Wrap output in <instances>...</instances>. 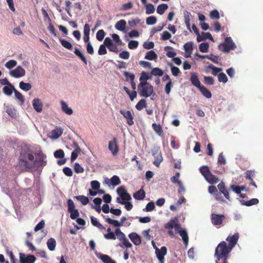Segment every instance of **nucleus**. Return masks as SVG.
<instances>
[{
  "instance_id": "nucleus-1",
  "label": "nucleus",
  "mask_w": 263,
  "mask_h": 263,
  "mask_svg": "<svg viewBox=\"0 0 263 263\" xmlns=\"http://www.w3.org/2000/svg\"><path fill=\"white\" fill-rule=\"evenodd\" d=\"M34 167V155L32 150L28 147L22 148L15 166L16 169L21 172H26Z\"/></svg>"
},
{
  "instance_id": "nucleus-2",
  "label": "nucleus",
  "mask_w": 263,
  "mask_h": 263,
  "mask_svg": "<svg viewBox=\"0 0 263 263\" xmlns=\"http://www.w3.org/2000/svg\"><path fill=\"white\" fill-rule=\"evenodd\" d=\"M232 250L228 246L227 243L222 241L220 242L215 249L214 256L217 259L216 263H219V261L222 260V263H227L229 254Z\"/></svg>"
},
{
  "instance_id": "nucleus-3",
  "label": "nucleus",
  "mask_w": 263,
  "mask_h": 263,
  "mask_svg": "<svg viewBox=\"0 0 263 263\" xmlns=\"http://www.w3.org/2000/svg\"><path fill=\"white\" fill-rule=\"evenodd\" d=\"M140 96L147 98L154 93L153 86L146 81L141 82L138 85Z\"/></svg>"
},
{
  "instance_id": "nucleus-4",
  "label": "nucleus",
  "mask_w": 263,
  "mask_h": 263,
  "mask_svg": "<svg viewBox=\"0 0 263 263\" xmlns=\"http://www.w3.org/2000/svg\"><path fill=\"white\" fill-rule=\"evenodd\" d=\"M200 172L205 180L210 184H215L219 182V179L216 176L212 174L207 166H202L200 168Z\"/></svg>"
},
{
  "instance_id": "nucleus-5",
  "label": "nucleus",
  "mask_w": 263,
  "mask_h": 263,
  "mask_svg": "<svg viewBox=\"0 0 263 263\" xmlns=\"http://www.w3.org/2000/svg\"><path fill=\"white\" fill-rule=\"evenodd\" d=\"M236 46L231 37H227L224 42L218 46V49L224 52H229L231 50L235 49Z\"/></svg>"
},
{
  "instance_id": "nucleus-6",
  "label": "nucleus",
  "mask_w": 263,
  "mask_h": 263,
  "mask_svg": "<svg viewBox=\"0 0 263 263\" xmlns=\"http://www.w3.org/2000/svg\"><path fill=\"white\" fill-rule=\"evenodd\" d=\"M46 155L41 151L39 152L37 155L36 159H34L35 167H44L47 164Z\"/></svg>"
},
{
  "instance_id": "nucleus-7",
  "label": "nucleus",
  "mask_w": 263,
  "mask_h": 263,
  "mask_svg": "<svg viewBox=\"0 0 263 263\" xmlns=\"http://www.w3.org/2000/svg\"><path fill=\"white\" fill-rule=\"evenodd\" d=\"M108 149L111 152V154L114 156H116L118 153L119 147L117 138L114 137L111 141H109Z\"/></svg>"
},
{
  "instance_id": "nucleus-8",
  "label": "nucleus",
  "mask_w": 263,
  "mask_h": 263,
  "mask_svg": "<svg viewBox=\"0 0 263 263\" xmlns=\"http://www.w3.org/2000/svg\"><path fill=\"white\" fill-rule=\"evenodd\" d=\"M211 222L214 226L221 225L225 220L226 217L223 214H217L213 213L211 215Z\"/></svg>"
},
{
  "instance_id": "nucleus-9",
  "label": "nucleus",
  "mask_w": 263,
  "mask_h": 263,
  "mask_svg": "<svg viewBox=\"0 0 263 263\" xmlns=\"http://www.w3.org/2000/svg\"><path fill=\"white\" fill-rule=\"evenodd\" d=\"M20 263H34L36 257L33 255H25L24 253H20Z\"/></svg>"
},
{
  "instance_id": "nucleus-10",
  "label": "nucleus",
  "mask_w": 263,
  "mask_h": 263,
  "mask_svg": "<svg viewBox=\"0 0 263 263\" xmlns=\"http://www.w3.org/2000/svg\"><path fill=\"white\" fill-rule=\"evenodd\" d=\"M118 194L120 196L121 200L129 201L132 198L129 193H128L124 186H120L117 190Z\"/></svg>"
},
{
  "instance_id": "nucleus-11",
  "label": "nucleus",
  "mask_w": 263,
  "mask_h": 263,
  "mask_svg": "<svg viewBox=\"0 0 263 263\" xmlns=\"http://www.w3.org/2000/svg\"><path fill=\"white\" fill-rule=\"evenodd\" d=\"M119 112L126 119V123L129 126H132L134 124V117L130 110L121 109Z\"/></svg>"
},
{
  "instance_id": "nucleus-12",
  "label": "nucleus",
  "mask_w": 263,
  "mask_h": 263,
  "mask_svg": "<svg viewBox=\"0 0 263 263\" xmlns=\"http://www.w3.org/2000/svg\"><path fill=\"white\" fill-rule=\"evenodd\" d=\"M9 73L12 77L18 78L25 75V70L21 66H18L15 69L11 70Z\"/></svg>"
},
{
  "instance_id": "nucleus-13",
  "label": "nucleus",
  "mask_w": 263,
  "mask_h": 263,
  "mask_svg": "<svg viewBox=\"0 0 263 263\" xmlns=\"http://www.w3.org/2000/svg\"><path fill=\"white\" fill-rule=\"evenodd\" d=\"M167 253V249L165 247H162L160 249H156V254L160 263H164V256Z\"/></svg>"
},
{
  "instance_id": "nucleus-14",
  "label": "nucleus",
  "mask_w": 263,
  "mask_h": 263,
  "mask_svg": "<svg viewBox=\"0 0 263 263\" xmlns=\"http://www.w3.org/2000/svg\"><path fill=\"white\" fill-rule=\"evenodd\" d=\"M238 238L239 234L237 233H235L232 236H229L227 237L226 240L229 242V245L228 246L230 248V249L232 250V249L234 247L238 241Z\"/></svg>"
},
{
  "instance_id": "nucleus-15",
  "label": "nucleus",
  "mask_w": 263,
  "mask_h": 263,
  "mask_svg": "<svg viewBox=\"0 0 263 263\" xmlns=\"http://www.w3.org/2000/svg\"><path fill=\"white\" fill-rule=\"evenodd\" d=\"M105 182L107 184H111L113 186H117L121 183V180L118 176H113L110 179L106 178Z\"/></svg>"
},
{
  "instance_id": "nucleus-16",
  "label": "nucleus",
  "mask_w": 263,
  "mask_h": 263,
  "mask_svg": "<svg viewBox=\"0 0 263 263\" xmlns=\"http://www.w3.org/2000/svg\"><path fill=\"white\" fill-rule=\"evenodd\" d=\"M126 218L124 216H123L121 218V221L119 222L116 220H112L110 218H107L106 219V221L109 224L114 225L115 227H119L122 226L123 223L126 220Z\"/></svg>"
},
{
  "instance_id": "nucleus-17",
  "label": "nucleus",
  "mask_w": 263,
  "mask_h": 263,
  "mask_svg": "<svg viewBox=\"0 0 263 263\" xmlns=\"http://www.w3.org/2000/svg\"><path fill=\"white\" fill-rule=\"evenodd\" d=\"M128 237L134 244L136 246H139L141 243V239L139 235L136 233H131L128 235Z\"/></svg>"
},
{
  "instance_id": "nucleus-18",
  "label": "nucleus",
  "mask_w": 263,
  "mask_h": 263,
  "mask_svg": "<svg viewBox=\"0 0 263 263\" xmlns=\"http://www.w3.org/2000/svg\"><path fill=\"white\" fill-rule=\"evenodd\" d=\"M190 81L192 84L198 88H199L202 86L196 73H191Z\"/></svg>"
},
{
  "instance_id": "nucleus-19",
  "label": "nucleus",
  "mask_w": 263,
  "mask_h": 263,
  "mask_svg": "<svg viewBox=\"0 0 263 263\" xmlns=\"http://www.w3.org/2000/svg\"><path fill=\"white\" fill-rule=\"evenodd\" d=\"M32 106L33 108L38 112L42 111L43 109V104L41 100L38 98L33 99L32 101Z\"/></svg>"
},
{
  "instance_id": "nucleus-20",
  "label": "nucleus",
  "mask_w": 263,
  "mask_h": 263,
  "mask_svg": "<svg viewBox=\"0 0 263 263\" xmlns=\"http://www.w3.org/2000/svg\"><path fill=\"white\" fill-rule=\"evenodd\" d=\"M97 257L101 259L104 263H117L109 256L103 254L97 255Z\"/></svg>"
},
{
  "instance_id": "nucleus-21",
  "label": "nucleus",
  "mask_w": 263,
  "mask_h": 263,
  "mask_svg": "<svg viewBox=\"0 0 263 263\" xmlns=\"http://www.w3.org/2000/svg\"><path fill=\"white\" fill-rule=\"evenodd\" d=\"M183 15H184V22L186 26V28L187 29H189L191 31V30L190 21H191V18L192 17L191 14L189 11L185 10L183 12Z\"/></svg>"
},
{
  "instance_id": "nucleus-22",
  "label": "nucleus",
  "mask_w": 263,
  "mask_h": 263,
  "mask_svg": "<svg viewBox=\"0 0 263 263\" xmlns=\"http://www.w3.org/2000/svg\"><path fill=\"white\" fill-rule=\"evenodd\" d=\"M15 90L14 86L11 83L8 86H5L3 89V91L6 95L10 96Z\"/></svg>"
},
{
  "instance_id": "nucleus-23",
  "label": "nucleus",
  "mask_w": 263,
  "mask_h": 263,
  "mask_svg": "<svg viewBox=\"0 0 263 263\" xmlns=\"http://www.w3.org/2000/svg\"><path fill=\"white\" fill-rule=\"evenodd\" d=\"M63 134V130L61 128H56L52 130L50 133V137L52 139H58Z\"/></svg>"
},
{
  "instance_id": "nucleus-24",
  "label": "nucleus",
  "mask_w": 263,
  "mask_h": 263,
  "mask_svg": "<svg viewBox=\"0 0 263 263\" xmlns=\"http://www.w3.org/2000/svg\"><path fill=\"white\" fill-rule=\"evenodd\" d=\"M240 202L242 205H246L247 206H250L251 205L258 204L259 202V200L257 198H253L248 201L241 200H240Z\"/></svg>"
},
{
  "instance_id": "nucleus-25",
  "label": "nucleus",
  "mask_w": 263,
  "mask_h": 263,
  "mask_svg": "<svg viewBox=\"0 0 263 263\" xmlns=\"http://www.w3.org/2000/svg\"><path fill=\"white\" fill-rule=\"evenodd\" d=\"M133 197L137 200H143L145 197V192L143 189H140L134 194Z\"/></svg>"
},
{
  "instance_id": "nucleus-26",
  "label": "nucleus",
  "mask_w": 263,
  "mask_h": 263,
  "mask_svg": "<svg viewBox=\"0 0 263 263\" xmlns=\"http://www.w3.org/2000/svg\"><path fill=\"white\" fill-rule=\"evenodd\" d=\"M178 233L182 237V240L186 246L189 243V237L186 231L185 230H180Z\"/></svg>"
},
{
  "instance_id": "nucleus-27",
  "label": "nucleus",
  "mask_w": 263,
  "mask_h": 263,
  "mask_svg": "<svg viewBox=\"0 0 263 263\" xmlns=\"http://www.w3.org/2000/svg\"><path fill=\"white\" fill-rule=\"evenodd\" d=\"M117 201L120 204H124L125 208L127 211H130L133 207V204L128 201L121 200L120 197L117 198Z\"/></svg>"
},
{
  "instance_id": "nucleus-28",
  "label": "nucleus",
  "mask_w": 263,
  "mask_h": 263,
  "mask_svg": "<svg viewBox=\"0 0 263 263\" xmlns=\"http://www.w3.org/2000/svg\"><path fill=\"white\" fill-rule=\"evenodd\" d=\"M126 24V21L124 20H121L117 22L115 25V28L118 30L123 31L125 30Z\"/></svg>"
},
{
  "instance_id": "nucleus-29",
  "label": "nucleus",
  "mask_w": 263,
  "mask_h": 263,
  "mask_svg": "<svg viewBox=\"0 0 263 263\" xmlns=\"http://www.w3.org/2000/svg\"><path fill=\"white\" fill-rule=\"evenodd\" d=\"M61 103L62 110L63 111L69 115L72 114L73 111L72 109L69 107L64 101H62Z\"/></svg>"
},
{
  "instance_id": "nucleus-30",
  "label": "nucleus",
  "mask_w": 263,
  "mask_h": 263,
  "mask_svg": "<svg viewBox=\"0 0 263 263\" xmlns=\"http://www.w3.org/2000/svg\"><path fill=\"white\" fill-rule=\"evenodd\" d=\"M193 43L192 42H187L184 45L183 47H184V51L186 53H187V52L189 53V55L186 56V58L190 57L191 56L190 54H191V52L193 49Z\"/></svg>"
},
{
  "instance_id": "nucleus-31",
  "label": "nucleus",
  "mask_w": 263,
  "mask_h": 263,
  "mask_svg": "<svg viewBox=\"0 0 263 263\" xmlns=\"http://www.w3.org/2000/svg\"><path fill=\"white\" fill-rule=\"evenodd\" d=\"M202 94L206 98L210 99L212 97V93L205 86L202 85L198 88Z\"/></svg>"
},
{
  "instance_id": "nucleus-32",
  "label": "nucleus",
  "mask_w": 263,
  "mask_h": 263,
  "mask_svg": "<svg viewBox=\"0 0 263 263\" xmlns=\"http://www.w3.org/2000/svg\"><path fill=\"white\" fill-rule=\"evenodd\" d=\"M47 245L48 247V249L51 251H53L55 250V248L56 246V241L53 238H50L49 239L47 242Z\"/></svg>"
},
{
  "instance_id": "nucleus-33",
  "label": "nucleus",
  "mask_w": 263,
  "mask_h": 263,
  "mask_svg": "<svg viewBox=\"0 0 263 263\" xmlns=\"http://www.w3.org/2000/svg\"><path fill=\"white\" fill-rule=\"evenodd\" d=\"M152 127L155 133H157L159 136H162L163 135V129L162 126L160 124L153 123L152 124Z\"/></svg>"
},
{
  "instance_id": "nucleus-34",
  "label": "nucleus",
  "mask_w": 263,
  "mask_h": 263,
  "mask_svg": "<svg viewBox=\"0 0 263 263\" xmlns=\"http://www.w3.org/2000/svg\"><path fill=\"white\" fill-rule=\"evenodd\" d=\"M168 8V5L166 4L159 5L157 8V12L160 15H162Z\"/></svg>"
},
{
  "instance_id": "nucleus-35",
  "label": "nucleus",
  "mask_w": 263,
  "mask_h": 263,
  "mask_svg": "<svg viewBox=\"0 0 263 263\" xmlns=\"http://www.w3.org/2000/svg\"><path fill=\"white\" fill-rule=\"evenodd\" d=\"M157 58V55L153 50L147 52L145 56V59L148 60H154Z\"/></svg>"
},
{
  "instance_id": "nucleus-36",
  "label": "nucleus",
  "mask_w": 263,
  "mask_h": 263,
  "mask_svg": "<svg viewBox=\"0 0 263 263\" xmlns=\"http://www.w3.org/2000/svg\"><path fill=\"white\" fill-rule=\"evenodd\" d=\"M59 41L61 45L66 49L71 50L72 49V44L68 41L64 39H60Z\"/></svg>"
},
{
  "instance_id": "nucleus-37",
  "label": "nucleus",
  "mask_w": 263,
  "mask_h": 263,
  "mask_svg": "<svg viewBox=\"0 0 263 263\" xmlns=\"http://www.w3.org/2000/svg\"><path fill=\"white\" fill-rule=\"evenodd\" d=\"M74 198L80 201L84 205L87 204L89 202L88 198L83 195L77 196H75Z\"/></svg>"
},
{
  "instance_id": "nucleus-38",
  "label": "nucleus",
  "mask_w": 263,
  "mask_h": 263,
  "mask_svg": "<svg viewBox=\"0 0 263 263\" xmlns=\"http://www.w3.org/2000/svg\"><path fill=\"white\" fill-rule=\"evenodd\" d=\"M74 54L78 57L85 64H87V60L83 54L77 48H74Z\"/></svg>"
},
{
  "instance_id": "nucleus-39",
  "label": "nucleus",
  "mask_w": 263,
  "mask_h": 263,
  "mask_svg": "<svg viewBox=\"0 0 263 263\" xmlns=\"http://www.w3.org/2000/svg\"><path fill=\"white\" fill-rule=\"evenodd\" d=\"M19 86L20 88L25 91H29L31 89V85L29 83H25L22 81L20 83Z\"/></svg>"
},
{
  "instance_id": "nucleus-40",
  "label": "nucleus",
  "mask_w": 263,
  "mask_h": 263,
  "mask_svg": "<svg viewBox=\"0 0 263 263\" xmlns=\"http://www.w3.org/2000/svg\"><path fill=\"white\" fill-rule=\"evenodd\" d=\"M90 219H91V222L93 226L97 227L98 228H99L100 230L105 229V228L100 223H99L98 221L97 218H95L93 216H91L90 217Z\"/></svg>"
},
{
  "instance_id": "nucleus-41",
  "label": "nucleus",
  "mask_w": 263,
  "mask_h": 263,
  "mask_svg": "<svg viewBox=\"0 0 263 263\" xmlns=\"http://www.w3.org/2000/svg\"><path fill=\"white\" fill-rule=\"evenodd\" d=\"M14 92L15 98L20 102L21 105L23 104L25 102V99L22 94L16 89Z\"/></svg>"
},
{
  "instance_id": "nucleus-42",
  "label": "nucleus",
  "mask_w": 263,
  "mask_h": 263,
  "mask_svg": "<svg viewBox=\"0 0 263 263\" xmlns=\"http://www.w3.org/2000/svg\"><path fill=\"white\" fill-rule=\"evenodd\" d=\"M146 107V101L144 99L140 100L136 105V108L138 110H142Z\"/></svg>"
},
{
  "instance_id": "nucleus-43",
  "label": "nucleus",
  "mask_w": 263,
  "mask_h": 263,
  "mask_svg": "<svg viewBox=\"0 0 263 263\" xmlns=\"http://www.w3.org/2000/svg\"><path fill=\"white\" fill-rule=\"evenodd\" d=\"M146 9V14H150L154 13L155 11V8L153 4H147L145 6Z\"/></svg>"
},
{
  "instance_id": "nucleus-44",
  "label": "nucleus",
  "mask_w": 263,
  "mask_h": 263,
  "mask_svg": "<svg viewBox=\"0 0 263 263\" xmlns=\"http://www.w3.org/2000/svg\"><path fill=\"white\" fill-rule=\"evenodd\" d=\"M151 74L155 76H162L164 72L159 68H154L151 71Z\"/></svg>"
},
{
  "instance_id": "nucleus-45",
  "label": "nucleus",
  "mask_w": 263,
  "mask_h": 263,
  "mask_svg": "<svg viewBox=\"0 0 263 263\" xmlns=\"http://www.w3.org/2000/svg\"><path fill=\"white\" fill-rule=\"evenodd\" d=\"M255 175V171L254 170H248L245 173V178L249 180H253Z\"/></svg>"
},
{
  "instance_id": "nucleus-46",
  "label": "nucleus",
  "mask_w": 263,
  "mask_h": 263,
  "mask_svg": "<svg viewBox=\"0 0 263 263\" xmlns=\"http://www.w3.org/2000/svg\"><path fill=\"white\" fill-rule=\"evenodd\" d=\"M81 151L80 148L77 147V149H74V150L72 152L70 158L71 162H73L77 159Z\"/></svg>"
},
{
  "instance_id": "nucleus-47",
  "label": "nucleus",
  "mask_w": 263,
  "mask_h": 263,
  "mask_svg": "<svg viewBox=\"0 0 263 263\" xmlns=\"http://www.w3.org/2000/svg\"><path fill=\"white\" fill-rule=\"evenodd\" d=\"M6 112L10 116H11L13 118H16L17 116L16 109L11 107H7Z\"/></svg>"
},
{
  "instance_id": "nucleus-48",
  "label": "nucleus",
  "mask_w": 263,
  "mask_h": 263,
  "mask_svg": "<svg viewBox=\"0 0 263 263\" xmlns=\"http://www.w3.org/2000/svg\"><path fill=\"white\" fill-rule=\"evenodd\" d=\"M115 234L116 236L120 241H121L126 238L125 234L119 228H117L115 230Z\"/></svg>"
},
{
  "instance_id": "nucleus-49",
  "label": "nucleus",
  "mask_w": 263,
  "mask_h": 263,
  "mask_svg": "<svg viewBox=\"0 0 263 263\" xmlns=\"http://www.w3.org/2000/svg\"><path fill=\"white\" fill-rule=\"evenodd\" d=\"M208 191L211 194L217 193L216 195V199L219 200V196H220L221 194H218L217 193V190L215 186H213V185L210 186L208 188Z\"/></svg>"
},
{
  "instance_id": "nucleus-50",
  "label": "nucleus",
  "mask_w": 263,
  "mask_h": 263,
  "mask_svg": "<svg viewBox=\"0 0 263 263\" xmlns=\"http://www.w3.org/2000/svg\"><path fill=\"white\" fill-rule=\"evenodd\" d=\"M157 18L154 16H151L146 18V23L147 25H153L156 23Z\"/></svg>"
},
{
  "instance_id": "nucleus-51",
  "label": "nucleus",
  "mask_w": 263,
  "mask_h": 263,
  "mask_svg": "<svg viewBox=\"0 0 263 263\" xmlns=\"http://www.w3.org/2000/svg\"><path fill=\"white\" fill-rule=\"evenodd\" d=\"M209 48V44L208 43H203L199 45V50L202 52H207Z\"/></svg>"
},
{
  "instance_id": "nucleus-52",
  "label": "nucleus",
  "mask_w": 263,
  "mask_h": 263,
  "mask_svg": "<svg viewBox=\"0 0 263 263\" xmlns=\"http://www.w3.org/2000/svg\"><path fill=\"white\" fill-rule=\"evenodd\" d=\"M162 160L163 158L160 153L155 157V160L154 161L153 163L157 167H159Z\"/></svg>"
},
{
  "instance_id": "nucleus-53",
  "label": "nucleus",
  "mask_w": 263,
  "mask_h": 263,
  "mask_svg": "<svg viewBox=\"0 0 263 263\" xmlns=\"http://www.w3.org/2000/svg\"><path fill=\"white\" fill-rule=\"evenodd\" d=\"M209 68L212 70V74L214 76L218 75V73L221 72L222 70L221 68L216 67L212 64L209 66Z\"/></svg>"
},
{
  "instance_id": "nucleus-54",
  "label": "nucleus",
  "mask_w": 263,
  "mask_h": 263,
  "mask_svg": "<svg viewBox=\"0 0 263 263\" xmlns=\"http://www.w3.org/2000/svg\"><path fill=\"white\" fill-rule=\"evenodd\" d=\"M218 79L220 82L226 83L228 82V78L224 73L221 72L218 75Z\"/></svg>"
},
{
  "instance_id": "nucleus-55",
  "label": "nucleus",
  "mask_w": 263,
  "mask_h": 263,
  "mask_svg": "<svg viewBox=\"0 0 263 263\" xmlns=\"http://www.w3.org/2000/svg\"><path fill=\"white\" fill-rule=\"evenodd\" d=\"M105 35V33L104 31L102 29H101L97 32L96 34V37L99 41H101L104 39Z\"/></svg>"
},
{
  "instance_id": "nucleus-56",
  "label": "nucleus",
  "mask_w": 263,
  "mask_h": 263,
  "mask_svg": "<svg viewBox=\"0 0 263 263\" xmlns=\"http://www.w3.org/2000/svg\"><path fill=\"white\" fill-rule=\"evenodd\" d=\"M17 64V62L16 61L14 60H11L8 61L6 64L5 66L8 69H11L15 67Z\"/></svg>"
},
{
  "instance_id": "nucleus-57",
  "label": "nucleus",
  "mask_w": 263,
  "mask_h": 263,
  "mask_svg": "<svg viewBox=\"0 0 263 263\" xmlns=\"http://www.w3.org/2000/svg\"><path fill=\"white\" fill-rule=\"evenodd\" d=\"M177 220L178 219L177 218H176L175 220H171L166 224L165 228L167 229H172L174 228Z\"/></svg>"
},
{
  "instance_id": "nucleus-58",
  "label": "nucleus",
  "mask_w": 263,
  "mask_h": 263,
  "mask_svg": "<svg viewBox=\"0 0 263 263\" xmlns=\"http://www.w3.org/2000/svg\"><path fill=\"white\" fill-rule=\"evenodd\" d=\"M74 170L76 173H82L84 172V168L78 163H75L74 165Z\"/></svg>"
},
{
  "instance_id": "nucleus-59",
  "label": "nucleus",
  "mask_w": 263,
  "mask_h": 263,
  "mask_svg": "<svg viewBox=\"0 0 263 263\" xmlns=\"http://www.w3.org/2000/svg\"><path fill=\"white\" fill-rule=\"evenodd\" d=\"M155 208V204L153 202L151 201L148 202L145 208L144 209L146 212H151L153 211Z\"/></svg>"
},
{
  "instance_id": "nucleus-60",
  "label": "nucleus",
  "mask_w": 263,
  "mask_h": 263,
  "mask_svg": "<svg viewBox=\"0 0 263 263\" xmlns=\"http://www.w3.org/2000/svg\"><path fill=\"white\" fill-rule=\"evenodd\" d=\"M204 80L207 85H212L214 83V80L213 77L210 76H204Z\"/></svg>"
},
{
  "instance_id": "nucleus-61",
  "label": "nucleus",
  "mask_w": 263,
  "mask_h": 263,
  "mask_svg": "<svg viewBox=\"0 0 263 263\" xmlns=\"http://www.w3.org/2000/svg\"><path fill=\"white\" fill-rule=\"evenodd\" d=\"M173 83L171 80L166 83L165 86V91L166 94L168 95L171 90V88L173 87Z\"/></svg>"
},
{
  "instance_id": "nucleus-62",
  "label": "nucleus",
  "mask_w": 263,
  "mask_h": 263,
  "mask_svg": "<svg viewBox=\"0 0 263 263\" xmlns=\"http://www.w3.org/2000/svg\"><path fill=\"white\" fill-rule=\"evenodd\" d=\"M90 185L91 188L93 190H98L100 187V183L99 181L97 180H93L91 181Z\"/></svg>"
},
{
  "instance_id": "nucleus-63",
  "label": "nucleus",
  "mask_w": 263,
  "mask_h": 263,
  "mask_svg": "<svg viewBox=\"0 0 263 263\" xmlns=\"http://www.w3.org/2000/svg\"><path fill=\"white\" fill-rule=\"evenodd\" d=\"M45 221L44 220H42L34 228V231L37 232L39 230H42L45 227Z\"/></svg>"
},
{
  "instance_id": "nucleus-64",
  "label": "nucleus",
  "mask_w": 263,
  "mask_h": 263,
  "mask_svg": "<svg viewBox=\"0 0 263 263\" xmlns=\"http://www.w3.org/2000/svg\"><path fill=\"white\" fill-rule=\"evenodd\" d=\"M140 22V20L139 18H135L128 21V24L131 27H135Z\"/></svg>"
}]
</instances>
